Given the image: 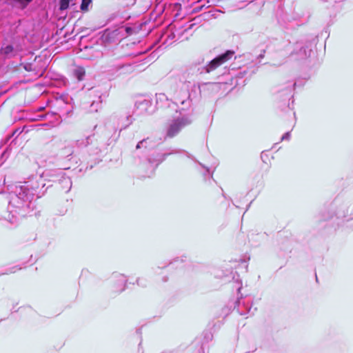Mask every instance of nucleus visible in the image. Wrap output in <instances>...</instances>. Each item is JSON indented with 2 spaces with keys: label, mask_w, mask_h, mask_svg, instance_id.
Returning a JSON list of instances; mask_svg holds the SVG:
<instances>
[{
  "label": "nucleus",
  "mask_w": 353,
  "mask_h": 353,
  "mask_svg": "<svg viewBox=\"0 0 353 353\" xmlns=\"http://www.w3.org/2000/svg\"><path fill=\"white\" fill-rule=\"evenodd\" d=\"M101 108V102H92L90 105V111L91 112H97L98 109Z\"/></svg>",
  "instance_id": "4be33fe9"
},
{
  "label": "nucleus",
  "mask_w": 353,
  "mask_h": 353,
  "mask_svg": "<svg viewBox=\"0 0 353 353\" xmlns=\"http://www.w3.org/2000/svg\"><path fill=\"white\" fill-rule=\"evenodd\" d=\"M194 346H196V345H191V346L189 347L190 350H192Z\"/></svg>",
  "instance_id": "72a5a7b5"
},
{
  "label": "nucleus",
  "mask_w": 353,
  "mask_h": 353,
  "mask_svg": "<svg viewBox=\"0 0 353 353\" xmlns=\"http://www.w3.org/2000/svg\"><path fill=\"white\" fill-rule=\"evenodd\" d=\"M202 347L197 345L196 353H201Z\"/></svg>",
  "instance_id": "c85d7f7f"
},
{
  "label": "nucleus",
  "mask_w": 353,
  "mask_h": 353,
  "mask_svg": "<svg viewBox=\"0 0 353 353\" xmlns=\"http://www.w3.org/2000/svg\"><path fill=\"white\" fill-rule=\"evenodd\" d=\"M174 103L177 106L176 112L183 114L192 110V102L188 91L176 94L174 97Z\"/></svg>",
  "instance_id": "7ed1b4c3"
},
{
  "label": "nucleus",
  "mask_w": 353,
  "mask_h": 353,
  "mask_svg": "<svg viewBox=\"0 0 353 353\" xmlns=\"http://www.w3.org/2000/svg\"><path fill=\"white\" fill-rule=\"evenodd\" d=\"M174 262H176V263H179V262H180V263H185V262H186V260H185V259H183V258H181V259H176V260L174 261Z\"/></svg>",
  "instance_id": "cd10ccee"
},
{
  "label": "nucleus",
  "mask_w": 353,
  "mask_h": 353,
  "mask_svg": "<svg viewBox=\"0 0 353 353\" xmlns=\"http://www.w3.org/2000/svg\"><path fill=\"white\" fill-rule=\"evenodd\" d=\"M290 132H288L285 133V134L282 136V137H281V141L289 140V139H290Z\"/></svg>",
  "instance_id": "a878e982"
},
{
  "label": "nucleus",
  "mask_w": 353,
  "mask_h": 353,
  "mask_svg": "<svg viewBox=\"0 0 353 353\" xmlns=\"http://www.w3.org/2000/svg\"><path fill=\"white\" fill-rule=\"evenodd\" d=\"M74 75L78 79V81H81L83 79L85 76V70L82 67H78L74 70Z\"/></svg>",
  "instance_id": "2eb2a0df"
},
{
  "label": "nucleus",
  "mask_w": 353,
  "mask_h": 353,
  "mask_svg": "<svg viewBox=\"0 0 353 353\" xmlns=\"http://www.w3.org/2000/svg\"><path fill=\"white\" fill-rule=\"evenodd\" d=\"M235 309L242 316H245L251 312L252 306L250 301L238 299L236 303Z\"/></svg>",
  "instance_id": "0eeeda50"
},
{
  "label": "nucleus",
  "mask_w": 353,
  "mask_h": 353,
  "mask_svg": "<svg viewBox=\"0 0 353 353\" xmlns=\"http://www.w3.org/2000/svg\"><path fill=\"white\" fill-rule=\"evenodd\" d=\"M310 50L302 46L299 49V57L300 59H305L310 56Z\"/></svg>",
  "instance_id": "dca6fc26"
},
{
  "label": "nucleus",
  "mask_w": 353,
  "mask_h": 353,
  "mask_svg": "<svg viewBox=\"0 0 353 353\" xmlns=\"http://www.w3.org/2000/svg\"><path fill=\"white\" fill-rule=\"evenodd\" d=\"M137 108L141 111V112H145L147 114H150L152 112V103L150 100L144 99L137 103Z\"/></svg>",
  "instance_id": "1a4fd4ad"
},
{
  "label": "nucleus",
  "mask_w": 353,
  "mask_h": 353,
  "mask_svg": "<svg viewBox=\"0 0 353 353\" xmlns=\"http://www.w3.org/2000/svg\"><path fill=\"white\" fill-rule=\"evenodd\" d=\"M73 152H74V151H73L72 147L70 145H68L63 149V151L62 152V154L65 157H69V156H71L73 154Z\"/></svg>",
  "instance_id": "412c9836"
},
{
  "label": "nucleus",
  "mask_w": 353,
  "mask_h": 353,
  "mask_svg": "<svg viewBox=\"0 0 353 353\" xmlns=\"http://www.w3.org/2000/svg\"><path fill=\"white\" fill-rule=\"evenodd\" d=\"M35 192L36 190L30 188L27 182L16 185L14 191L10 194L8 203L10 212L21 214L23 216L26 210L33 208L32 201L34 199ZM12 216H14V214Z\"/></svg>",
  "instance_id": "f257e3e1"
},
{
  "label": "nucleus",
  "mask_w": 353,
  "mask_h": 353,
  "mask_svg": "<svg viewBox=\"0 0 353 353\" xmlns=\"http://www.w3.org/2000/svg\"><path fill=\"white\" fill-rule=\"evenodd\" d=\"M117 129H118V126H114V127L113 128V131H114V132H117Z\"/></svg>",
  "instance_id": "473e14b6"
},
{
  "label": "nucleus",
  "mask_w": 353,
  "mask_h": 353,
  "mask_svg": "<svg viewBox=\"0 0 353 353\" xmlns=\"http://www.w3.org/2000/svg\"><path fill=\"white\" fill-rule=\"evenodd\" d=\"M234 54L232 50H227L225 52L218 55L209 62L205 63L204 59L201 58L192 63L190 68L192 74L196 75L204 73H210L217 68L230 60Z\"/></svg>",
  "instance_id": "f03ea898"
},
{
  "label": "nucleus",
  "mask_w": 353,
  "mask_h": 353,
  "mask_svg": "<svg viewBox=\"0 0 353 353\" xmlns=\"http://www.w3.org/2000/svg\"><path fill=\"white\" fill-rule=\"evenodd\" d=\"M19 51L20 49L18 47H14L11 44L3 45L0 49V57L3 59H10L15 57Z\"/></svg>",
  "instance_id": "39448f33"
},
{
  "label": "nucleus",
  "mask_w": 353,
  "mask_h": 353,
  "mask_svg": "<svg viewBox=\"0 0 353 353\" xmlns=\"http://www.w3.org/2000/svg\"><path fill=\"white\" fill-rule=\"evenodd\" d=\"M92 0H82L80 8L81 11L86 12L88 10V6L91 3Z\"/></svg>",
  "instance_id": "aec40b11"
},
{
  "label": "nucleus",
  "mask_w": 353,
  "mask_h": 353,
  "mask_svg": "<svg viewBox=\"0 0 353 353\" xmlns=\"http://www.w3.org/2000/svg\"><path fill=\"white\" fill-rule=\"evenodd\" d=\"M92 137H87L83 139H78L76 141L75 145L77 147L82 148L88 146L92 143Z\"/></svg>",
  "instance_id": "9d476101"
},
{
  "label": "nucleus",
  "mask_w": 353,
  "mask_h": 353,
  "mask_svg": "<svg viewBox=\"0 0 353 353\" xmlns=\"http://www.w3.org/2000/svg\"><path fill=\"white\" fill-rule=\"evenodd\" d=\"M74 0H60L59 1V9L61 10H65L69 8L70 3H72Z\"/></svg>",
  "instance_id": "f3484780"
},
{
  "label": "nucleus",
  "mask_w": 353,
  "mask_h": 353,
  "mask_svg": "<svg viewBox=\"0 0 353 353\" xmlns=\"http://www.w3.org/2000/svg\"><path fill=\"white\" fill-rule=\"evenodd\" d=\"M241 287H242V285H241V284L240 285H238V286L236 287V288H237V290H238L239 292H240V290H241Z\"/></svg>",
  "instance_id": "2f4dec72"
},
{
  "label": "nucleus",
  "mask_w": 353,
  "mask_h": 353,
  "mask_svg": "<svg viewBox=\"0 0 353 353\" xmlns=\"http://www.w3.org/2000/svg\"><path fill=\"white\" fill-rule=\"evenodd\" d=\"M219 278L223 279L225 282L230 281L231 279L233 280L234 282L239 283V275H237L236 278L234 275V274L231 271L230 272V274H225L223 276L219 275Z\"/></svg>",
  "instance_id": "4468645a"
},
{
  "label": "nucleus",
  "mask_w": 353,
  "mask_h": 353,
  "mask_svg": "<svg viewBox=\"0 0 353 353\" xmlns=\"http://www.w3.org/2000/svg\"><path fill=\"white\" fill-rule=\"evenodd\" d=\"M100 151H101V149H100V148H99L98 147H97V148H96V149H95V150H94V151H93V152H92V154H98Z\"/></svg>",
  "instance_id": "c756f323"
},
{
  "label": "nucleus",
  "mask_w": 353,
  "mask_h": 353,
  "mask_svg": "<svg viewBox=\"0 0 353 353\" xmlns=\"http://www.w3.org/2000/svg\"><path fill=\"white\" fill-rule=\"evenodd\" d=\"M120 282H121V288L119 290V292H122L124 290V284L126 282V279L124 276H121V279L120 280Z\"/></svg>",
  "instance_id": "5701e85b"
},
{
  "label": "nucleus",
  "mask_w": 353,
  "mask_h": 353,
  "mask_svg": "<svg viewBox=\"0 0 353 353\" xmlns=\"http://www.w3.org/2000/svg\"><path fill=\"white\" fill-rule=\"evenodd\" d=\"M192 121L190 115H184L174 119L169 125L167 130V136L169 137H174L176 136L183 128L190 125Z\"/></svg>",
  "instance_id": "20e7f679"
},
{
  "label": "nucleus",
  "mask_w": 353,
  "mask_h": 353,
  "mask_svg": "<svg viewBox=\"0 0 353 353\" xmlns=\"http://www.w3.org/2000/svg\"><path fill=\"white\" fill-rule=\"evenodd\" d=\"M168 102V98L164 93L156 94V103L161 108L164 107Z\"/></svg>",
  "instance_id": "9b49d317"
},
{
  "label": "nucleus",
  "mask_w": 353,
  "mask_h": 353,
  "mask_svg": "<svg viewBox=\"0 0 353 353\" xmlns=\"http://www.w3.org/2000/svg\"><path fill=\"white\" fill-rule=\"evenodd\" d=\"M117 120V117L116 116H112L111 117L110 119V121L106 123L105 125L107 128H109L110 125V122L112 121L113 123H114V121H116Z\"/></svg>",
  "instance_id": "bb28decb"
},
{
  "label": "nucleus",
  "mask_w": 353,
  "mask_h": 353,
  "mask_svg": "<svg viewBox=\"0 0 353 353\" xmlns=\"http://www.w3.org/2000/svg\"><path fill=\"white\" fill-rule=\"evenodd\" d=\"M315 276H316V281H318V277L316 276V274H315Z\"/></svg>",
  "instance_id": "4c0bfd02"
},
{
  "label": "nucleus",
  "mask_w": 353,
  "mask_h": 353,
  "mask_svg": "<svg viewBox=\"0 0 353 353\" xmlns=\"http://www.w3.org/2000/svg\"><path fill=\"white\" fill-rule=\"evenodd\" d=\"M54 172H57V175L61 176V179H59V183L61 185L63 190L65 192H68L72 187L71 179L68 176H66L62 170L54 171Z\"/></svg>",
  "instance_id": "6e6552de"
},
{
  "label": "nucleus",
  "mask_w": 353,
  "mask_h": 353,
  "mask_svg": "<svg viewBox=\"0 0 353 353\" xmlns=\"http://www.w3.org/2000/svg\"><path fill=\"white\" fill-rule=\"evenodd\" d=\"M15 270H10V272H1V274H9V273H13Z\"/></svg>",
  "instance_id": "7c9ffc66"
},
{
  "label": "nucleus",
  "mask_w": 353,
  "mask_h": 353,
  "mask_svg": "<svg viewBox=\"0 0 353 353\" xmlns=\"http://www.w3.org/2000/svg\"><path fill=\"white\" fill-rule=\"evenodd\" d=\"M126 122L122 125V127L120 129V131L122 129H125L128 127L133 121L132 115L131 114H128L125 116Z\"/></svg>",
  "instance_id": "6ab92c4d"
},
{
  "label": "nucleus",
  "mask_w": 353,
  "mask_h": 353,
  "mask_svg": "<svg viewBox=\"0 0 353 353\" xmlns=\"http://www.w3.org/2000/svg\"><path fill=\"white\" fill-rule=\"evenodd\" d=\"M121 70H123V71L128 72L129 70H131L132 65H123L120 67Z\"/></svg>",
  "instance_id": "393cba45"
},
{
  "label": "nucleus",
  "mask_w": 353,
  "mask_h": 353,
  "mask_svg": "<svg viewBox=\"0 0 353 353\" xmlns=\"http://www.w3.org/2000/svg\"><path fill=\"white\" fill-rule=\"evenodd\" d=\"M347 214L348 208L345 204H343L336 212V215L339 218L345 217Z\"/></svg>",
  "instance_id": "f8f14e48"
},
{
  "label": "nucleus",
  "mask_w": 353,
  "mask_h": 353,
  "mask_svg": "<svg viewBox=\"0 0 353 353\" xmlns=\"http://www.w3.org/2000/svg\"><path fill=\"white\" fill-rule=\"evenodd\" d=\"M145 143H146V140L145 139H143L142 141H139L137 143V145L136 146V148L137 149H139L141 147H145V148L146 147Z\"/></svg>",
  "instance_id": "b1692460"
},
{
  "label": "nucleus",
  "mask_w": 353,
  "mask_h": 353,
  "mask_svg": "<svg viewBox=\"0 0 353 353\" xmlns=\"http://www.w3.org/2000/svg\"><path fill=\"white\" fill-rule=\"evenodd\" d=\"M32 0H12V6L20 9H24Z\"/></svg>",
  "instance_id": "ddd939ff"
},
{
  "label": "nucleus",
  "mask_w": 353,
  "mask_h": 353,
  "mask_svg": "<svg viewBox=\"0 0 353 353\" xmlns=\"http://www.w3.org/2000/svg\"><path fill=\"white\" fill-rule=\"evenodd\" d=\"M21 21L19 20L17 22V25H16L14 28V34H17L19 37L23 36L24 34V31L21 28Z\"/></svg>",
  "instance_id": "a211bd4d"
},
{
  "label": "nucleus",
  "mask_w": 353,
  "mask_h": 353,
  "mask_svg": "<svg viewBox=\"0 0 353 353\" xmlns=\"http://www.w3.org/2000/svg\"><path fill=\"white\" fill-rule=\"evenodd\" d=\"M296 83H293L292 86H293V88H294V87L296 86Z\"/></svg>",
  "instance_id": "c9c22d12"
},
{
  "label": "nucleus",
  "mask_w": 353,
  "mask_h": 353,
  "mask_svg": "<svg viewBox=\"0 0 353 353\" xmlns=\"http://www.w3.org/2000/svg\"><path fill=\"white\" fill-rule=\"evenodd\" d=\"M25 69H26V70H29V67H28V66H25Z\"/></svg>",
  "instance_id": "f704fd0d"
},
{
  "label": "nucleus",
  "mask_w": 353,
  "mask_h": 353,
  "mask_svg": "<svg viewBox=\"0 0 353 353\" xmlns=\"http://www.w3.org/2000/svg\"><path fill=\"white\" fill-rule=\"evenodd\" d=\"M178 152L177 150H172L171 152H165V153H163V154H159L158 155V158L154 160V161H152L150 159H149V161H148V163L151 168V171H150V174H148L147 176H150V174H152L154 171V169L159 164L161 163V162H163V161H165L167 158L168 156L170 155V154H176Z\"/></svg>",
  "instance_id": "423d86ee"
},
{
  "label": "nucleus",
  "mask_w": 353,
  "mask_h": 353,
  "mask_svg": "<svg viewBox=\"0 0 353 353\" xmlns=\"http://www.w3.org/2000/svg\"><path fill=\"white\" fill-rule=\"evenodd\" d=\"M259 57H260V58H263V54H260Z\"/></svg>",
  "instance_id": "e433bc0d"
}]
</instances>
